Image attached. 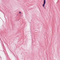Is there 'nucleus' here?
I'll return each instance as SVG.
<instances>
[{"label":"nucleus","instance_id":"obj_2","mask_svg":"<svg viewBox=\"0 0 60 60\" xmlns=\"http://www.w3.org/2000/svg\"><path fill=\"white\" fill-rule=\"evenodd\" d=\"M21 13L20 12H19V13Z\"/></svg>","mask_w":60,"mask_h":60},{"label":"nucleus","instance_id":"obj_1","mask_svg":"<svg viewBox=\"0 0 60 60\" xmlns=\"http://www.w3.org/2000/svg\"><path fill=\"white\" fill-rule=\"evenodd\" d=\"M46 4V0H44V2L43 4V6L45 8V5Z\"/></svg>","mask_w":60,"mask_h":60}]
</instances>
